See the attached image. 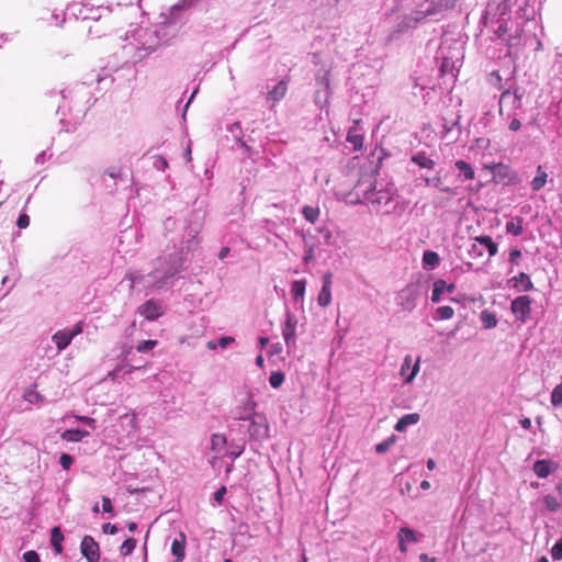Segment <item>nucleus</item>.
Listing matches in <instances>:
<instances>
[{
	"mask_svg": "<svg viewBox=\"0 0 562 562\" xmlns=\"http://www.w3.org/2000/svg\"><path fill=\"white\" fill-rule=\"evenodd\" d=\"M284 382V374L280 371L272 372L269 378V383L273 389H278Z\"/></svg>",
	"mask_w": 562,
	"mask_h": 562,
	"instance_id": "473e14b6",
	"label": "nucleus"
},
{
	"mask_svg": "<svg viewBox=\"0 0 562 562\" xmlns=\"http://www.w3.org/2000/svg\"><path fill=\"white\" fill-rule=\"evenodd\" d=\"M551 557L553 560L559 561L562 559V538L559 539L551 549Z\"/></svg>",
	"mask_w": 562,
	"mask_h": 562,
	"instance_id": "4c0bfd02",
	"label": "nucleus"
},
{
	"mask_svg": "<svg viewBox=\"0 0 562 562\" xmlns=\"http://www.w3.org/2000/svg\"><path fill=\"white\" fill-rule=\"evenodd\" d=\"M397 538H403L405 540V542H416L417 541V537H416V533L409 529V528H401L398 533H397Z\"/></svg>",
	"mask_w": 562,
	"mask_h": 562,
	"instance_id": "c756f323",
	"label": "nucleus"
},
{
	"mask_svg": "<svg viewBox=\"0 0 562 562\" xmlns=\"http://www.w3.org/2000/svg\"><path fill=\"white\" fill-rule=\"evenodd\" d=\"M510 97L509 90L503 91L499 98V111L502 112L503 103Z\"/></svg>",
	"mask_w": 562,
	"mask_h": 562,
	"instance_id": "6e6d98bb",
	"label": "nucleus"
},
{
	"mask_svg": "<svg viewBox=\"0 0 562 562\" xmlns=\"http://www.w3.org/2000/svg\"><path fill=\"white\" fill-rule=\"evenodd\" d=\"M474 241L484 246L487 249L490 257L495 256L498 251L497 244L494 243L492 237H490V236H486V235L476 236V237H474Z\"/></svg>",
	"mask_w": 562,
	"mask_h": 562,
	"instance_id": "f3484780",
	"label": "nucleus"
},
{
	"mask_svg": "<svg viewBox=\"0 0 562 562\" xmlns=\"http://www.w3.org/2000/svg\"><path fill=\"white\" fill-rule=\"evenodd\" d=\"M89 436V431L81 429H68L61 434V439L70 442H79Z\"/></svg>",
	"mask_w": 562,
	"mask_h": 562,
	"instance_id": "2eb2a0df",
	"label": "nucleus"
},
{
	"mask_svg": "<svg viewBox=\"0 0 562 562\" xmlns=\"http://www.w3.org/2000/svg\"><path fill=\"white\" fill-rule=\"evenodd\" d=\"M138 313L143 315L147 321H155L164 315L165 310L161 303L157 300L150 299L138 306Z\"/></svg>",
	"mask_w": 562,
	"mask_h": 562,
	"instance_id": "20e7f679",
	"label": "nucleus"
},
{
	"mask_svg": "<svg viewBox=\"0 0 562 562\" xmlns=\"http://www.w3.org/2000/svg\"><path fill=\"white\" fill-rule=\"evenodd\" d=\"M288 91V83L284 80H281L270 92L269 97L273 101H280L284 98Z\"/></svg>",
	"mask_w": 562,
	"mask_h": 562,
	"instance_id": "4be33fe9",
	"label": "nucleus"
},
{
	"mask_svg": "<svg viewBox=\"0 0 562 562\" xmlns=\"http://www.w3.org/2000/svg\"><path fill=\"white\" fill-rule=\"evenodd\" d=\"M437 314L440 319L446 321V319H450L453 317L454 311L451 306L443 305V306H439L437 308Z\"/></svg>",
	"mask_w": 562,
	"mask_h": 562,
	"instance_id": "2f4dec72",
	"label": "nucleus"
},
{
	"mask_svg": "<svg viewBox=\"0 0 562 562\" xmlns=\"http://www.w3.org/2000/svg\"><path fill=\"white\" fill-rule=\"evenodd\" d=\"M547 180H548L547 171L542 168V166H538L537 175L531 181V189L536 192L540 191L546 186Z\"/></svg>",
	"mask_w": 562,
	"mask_h": 562,
	"instance_id": "4468645a",
	"label": "nucleus"
},
{
	"mask_svg": "<svg viewBox=\"0 0 562 562\" xmlns=\"http://www.w3.org/2000/svg\"><path fill=\"white\" fill-rule=\"evenodd\" d=\"M360 120H355L353 125L349 128L347 134V142L352 144L355 150H360L363 147V135L358 132Z\"/></svg>",
	"mask_w": 562,
	"mask_h": 562,
	"instance_id": "9d476101",
	"label": "nucleus"
},
{
	"mask_svg": "<svg viewBox=\"0 0 562 562\" xmlns=\"http://www.w3.org/2000/svg\"><path fill=\"white\" fill-rule=\"evenodd\" d=\"M243 450H244L243 448H238L237 450H233V451L231 452V456H232L234 459H236V458H238V457L243 453Z\"/></svg>",
	"mask_w": 562,
	"mask_h": 562,
	"instance_id": "69168bd1",
	"label": "nucleus"
},
{
	"mask_svg": "<svg viewBox=\"0 0 562 562\" xmlns=\"http://www.w3.org/2000/svg\"><path fill=\"white\" fill-rule=\"evenodd\" d=\"M72 340V335L68 330H58L53 336V341L56 344L58 350L66 349Z\"/></svg>",
	"mask_w": 562,
	"mask_h": 562,
	"instance_id": "ddd939ff",
	"label": "nucleus"
},
{
	"mask_svg": "<svg viewBox=\"0 0 562 562\" xmlns=\"http://www.w3.org/2000/svg\"><path fill=\"white\" fill-rule=\"evenodd\" d=\"M456 167L463 172L467 180H473L475 178L474 169L471 165L464 160H457Z\"/></svg>",
	"mask_w": 562,
	"mask_h": 562,
	"instance_id": "5701e85b",
	"label": "nucleus"
},
{
	"mask_svg": "<svg viewBox=\"0 0 562 562\" xmlns=\"http://www.w3.org/2000/svg\"><path fill=\"white\" fill-rule=\"evenodd\" d=\"M226 494V487L225 486H221L215 493H214V501L217 503V504H222L223 499H224V495Z\"/></svg>",
	"mask_w": 562,
	"mask_h": 562,
	"instance_id": "a18cd8bd",
	"label": "nucleus"
},
{
	"mask_svg": "<svg viewBox=\"0 0 562 562\" xmlns=\"http://www.w3.org/2000/svg\"><path fill=\"white\" fill-rule=\"evenodd\" d=\"M551 403L553 406L562 405V383L553 389L551 393Z\"/></svg>",
	"mask_w": 562,
	"mask_h": 562,
	"instance_id": "72a5a7b5",
	"label": "nucleus"
},
{
	"mask_svg": "<svg viewBox=\"0 0 562 562\" xmlns=\"http://www.w3.org/2000/svg\"><path fill=\"white\" fill-rule=\"evenodd\" d=\"M520 424L525 429H529L531 427V420L529 418L521 419Z\"/></svg>",
	"mask_w": 562,
	"mask_h": 562,
	"instance_id": "0e129e2a",
	"label": "nucleus"
},
{
	"mask_svg": "<svg viewBox=\"0 0 562 562\" xmlns=\"http://www.w3.org/2000/svg\"><path fill=\"white\" fill-rule=\"evenodd\" d=\"M481 321L483 323V326L487 329L494 328L497 325L496 316L488 311L481 312Z\"/></svg>",
	"mask_w": 562,
	"mask_h": 562,
	"instance_id": "393cba45",
	"label": "nucleus"
},
{
	"mask_svg": "<svg viewBox=\"0 0 562 562\" xmlns=\"http://www.w3.org/2000/svg\"><path fill=\"white\" fill-rule=\"evenodd\" d=\"M333 273L326 272L323 276V286L317 296V303L322 307H327L331 303Z\"/></svg>",
	"mask_w": 562,
	"mask_h": 562,
	"instance_id": "39448f33",
	"label": "nucleus"
},
{
	"mask_svg": "<svg viewBox=\"0 0 562 562\" xmlns=\"http://www.w3.org/2000/svg\"><path fill=\"white\" fill-rule=\"evenodd\" d=\"M24 400L32 404H36L43 402L44 398L37 391L30 389L24 393Z\"/></svg>",
	"mask_w": 562,
	"mask_h": 562,
	"instance_id": "7c9ffc66",
	"label": "nucleus"
},
{
	"mask_svg": "<svg viewBox=\"0 0 562 562\" xmlns=\"http://www.w3.org/2000/svg\"><path fill=\"white\" fill-rule=\"evenodd\" d=\"M102 512L108 514L113 513V505L108 496H102Z\"/></svg>",
	"mask_w": 562,
	"mask_h": 562,
	"instance_id": "c03bdc74",
	"label": "nucleus"
},
{
	"mask_svg": "<svg viewBox=\"0 0 562 562\" xmlns=\"http://www.w3.org/2000/svg\"><path fill=\"white\" fill-rule=\"evenodd\" d=\"M234 338L229 336L221 337L218 340V346L222 348H226L229 344L234 342Z\"/></svg>",
	"mask_w": 562,
	"mask_h": 562,
	"instance_id": "09e8293b",
	"label": "nucleus"
},
{
	"mask_svg": "<svg viewBox=\"0 0 562 562\" xmlns=\"http://www.w3.org/2000/svg\"><path fill=\"white\" fill-rule=\"evenodd\" d=\"M229 254L228 247H223L218 252V258L224 259Z\"/></svg>",
	"mask_w": 562,
	"mask_h": 562,
	"instance_id": "e2e57ef3",
	"label": "nucleus"
},
{
	"mask_svg": "<svg viewBox=\"0 0 562 562\" xmlns=\"http://www.w3.org/2000/svg\"><path fill=\"white\" fill-rule=\"evenodd\" d=\"M509 31V27H508V24L507 22H501L498 27L496 29L495 31V34L499 37V38H504V36L507 34V32Z\"/></svg>",
	"mask_w": 562,
	"mask_h": 562,
	"instance_id": "37998d69",
	"label": "nucleus"
},
{
	"mask_svg": "<svg viewBox=\"0 0 562 562\" xmlns=\"http://www.w3.org/2000/svg\"><path fill=\"white\" fill-rule=\"evenodd\" d=\"M128 280L132 282V285L135 283V282H139L143 280V276H139L138 273L136 272H132L127 276Z\"/></svg>",
	"mask_w": 562,
	"mask_h": 562,
	"instance_id": "5fc2aeb1",
	"label": "nucleus"
},
{
	"mask_svg": "<svg viewBox=\"0 0 562 562\" xmlns=\"http://www.w3.org/2000/svg\"><path fill=\"white\" fill-rule=\"evenodd\" d=\"M419 420V415L414 413V414H407L403 417H401L397 423L395 424V430L397 431H404L407 426L409 425H414L416 423H418Z\"/></svg>",
	"mask_w": 562,
	"mask_h": 562,
	"instance_id": "a211bd4d",
	"label": "nucleus"
},
{
	"mask_svg": "<svg viewBox=\"0 0 562 562\" xmlns=\"http://www.w3.org/2000/svg\"><path fill=\"white\" fill-rule=\"evenodd\" d=\"M491 79L494 80V85L497 86L498 88H501V81H502V77L499 75V71L495 70V71H492L491 72Z\"/></svg>",
	"mask_w": 562,
	"mask_h": 562,
	"instance_id": "3c124183",
	"label": "nucleus"
},
{
	"mask_svg": "<svg viewBox=\"0 0 562 562\" xmlns=\"http://www.w3.org/2000/svg\"><path fill=\"white\" fill-rule=\"evenodd\" d=\"M435 468H436V462H435V460L429 459V460L427 461V469H428L429 471H432Z\"/></svg>",
	"mask_w": 562,
	"mask_h": 562,
	"instance_id": "338daca9",
	"label": "nucleus"
},
{
	"mask_svg": "<svg viewBox=\"0 0 562 562\" xmlns=\"http://www.w3.org/2000/svg\"><path fill=\"white\" fill-rule=\"evenodd\" d=\"M102 531L104 533L115 535L117 532V528L115 525L106 522L102 526Z\"/></svg>",
	"mask_w": 562,
	"mask_h": 562,
	"instance_id": "de8ad7c7",
	"label": "nucleus"
},
{
	"mask_svg": "<svg viewBox=\"0 0 562 562\" xmlns=\"http://www.w3.org/2000/svg\"><path fill=\"white\" fill-rule=\"evenodd\" d=\"M418 296V284L409 283L398 293L400 305L405 311H412L416 306V300Z\"/></svg>",
	"mask_w": 562,
	"mask_h": 562,
	"instance_id": "f03ea898",
	"label": "nucleus"
},
{
	"mask_svg": "<svg viewBox=\"0 0 562 562\" xmlns=\"http://www.w3.org/2000/svg\"><path fill=\"white\" fill-rule=\"evenodd\" d=\"M19 228H26L30 225V216L25 213L21 214L16 221Z\"/></svg>",
	"mask_w": 562,
	"mask_h": 562,
	"instance_id": "79ce46f5",
	"label": "nucleus"
},
{
	"mask_svg": "<svg viewBox=\"0 0 562 562\" xmlns=\"http://www.w3.org/2000/svg\"><path fill=\"white\" fill-rule=\"evenodd\" d=\"M24 562H41L40 555L36 551L30 550L23 554Z\"/></svg>",
	"mask_w": 562,
	"mask_h": 562,
	"instance_id": "ea45409f",
	"label": "nucleus"
},
{
	"mask_svg": "<svg viewBox=\"0 0 562 562\" xmlns=\"http://www.w3.org/2000/svg\"><path fill=\"white\" fill-rule=\"evenodd\" d=\"M521 257V251L519 249H512L509 252V261L512 263L517 265L518 259Z\"/></svg>",
	"mask_w": 562,
	"mask_h": 562,
	"instance_id": "49530a36",
	"label": "nucleus"
},
{
	"mask_svg": "<svg viewBox=\"0 0 562 562\" xmlns=\"http://www.w3.org/2000/svg\"><path fill=\"white\" fill-rule=\"evenodd\" d=\"M158 341L157 340H151V339H148V340H143V341H139L136 346V350L138 352H146V351H149L151 350L153 348H155L157 346Z\"/></svg>",
	"mask_w": 562,
	"mask_h": 562,
	"instance_id": "c9c22d12",
	"label": "nucleus"
},
{
	"mask_svg": "<svg viewBox=\"0 0 562 562\" xmlns=\"http://www.w3.org/2000/svg\"><path fill=\"white\" fill-rule=\"evenodd\" d=\"M64 540V535L59 527H54L50 531V542L54 548L56 554H61L64 548L61 542Z\"/></svg>",
	"mask_w": 562,
	"mask_h": 562,
	"instance_id": "dca6fc26",
	"label": "nucleus"
},
{
	"mask_svg": "<svg viewBox=\"0 0 562 562\" xmlns=\"http://www.w3.org/2000/svg\"><path fill=\"white\" fill-rule=\"evenodd\" d=\"M524 227H522V220L517 218L516 222L509 221L506 223V232L509 234H513L514 236H519L522 234Z\"/></svg>",
	"mask_w": 562,
	"mask_h": 562,
	"instance_id": "a878e982",
	"label": "nucleus"
},
{
	"mask_svg": "<svg viewBox=\"0 0 562 562\" xmlns=\"http://www.w3.org/2000/svg\"><path fill=\"white\" fill-rule=\"evenodd\" d=\"M269 342V338L268 337H260L259 338V344H260V347L263 348L268 345Z\"/></svg>",
	"mask_w": 562,
	"mask_h": 562,
	"instance_id": "774afa93",
	"label": "nucleus"
},
{
	"mask_svg": "<svg viewBox=\"0 0 562 562\" xmlns=\"http://www.w3.org/2000/svg\"><path fill=\"white\" fill-rule=\"evenodd\" d=\"M302 213L304 218L311 224H315L319 217V210L310 205H305Z\"/></svg>",
	"mask_w": 562,
	"mask_h": 562,
	"instance_id": "b1692460",
	"label": "nucleus"
},
{
	"mask_svg": "<svg viewBox=\"0 0 562 562\" xmlns=\"http://www.w3.org/2000/svg\"><path fill=\"white\" fill-rule=\"evenodd\" d=\"M256 403L251 400L250 396H248L243 403V405H239L235 407L234 409V418L236 420H248L252 417L255 412Z\"/></svg>",
	"mask_w": 562,
	"mask_h": 562,
	"instance_id": "6e6552de",
	"label": "nucleus"
},
{
	"mask_svg": "<svg viewBox=\"0 0 562 562\" xmlns=\"http://www.w3.org/2000/svg\"><path fill=\"white\" fill-rule=\"evenodd\" d=\"M470 254H474L476 256L483 255V252L479 249V247L475 243L471 246Z\"/></svg>",
	"mask_w": 562,
	"mask_h": 562,
	"instance_id": "bf43d9fd",
	"label": "nucleus"
},
{
	"mask_svg": "<svg viewBox=\"0 0 562 562\" xmlns=\"http://www.w3.org/2000/svg\"><path fill=\"white\" fill-rule=\"evenodd\" d=\"M543 502H544V505L546 507L550 510V512H557L559 508H560V503L559 501L552 496V495H546L543 497Z\"/></svg>",
	"mask_w": 562,
	"mask_h": 562,
	"instance_id": "f704fd0d",
	"label": "nucleus"
},
{
	"mask_svg": "<svg viewBox=\"0 0 562 562\" xmlns=\"http://www.w3.org/2000/svg\"><path fill=\"white\" fill-rule=\"evenodd\" d=\"M412 161L424 169H434L436 162L425 153L418 151L412 156Z\"/></svg>",
	"mask_w": 562,
	"mask_h": 562,
	"instance_id": "f8f14e48",
	"label": "nucleus"
},
{
	"mask_svg": "<svg viewBox=\"0 0 562 562\" xmlns=\"http://www.w3.org/2000/svg\"><path fill=\"white\" fill-rule=\"evenodd\" d=\"M306 288L305 280H295L291 284V294L294 301L303 299Z\"/></svg>",
	"mask_w": 562,
	"mask_h": 562,
	"instance_id": "412c9836",
	"label": "nucleus"
},
{
	"mask_svg": "<svg viewBox=\"0 0 562 562\" xmlns=\"http://www.w3.org/2000/svg\"><path fill=\"white\" fill-rule=\"evenodd\" d=\"M520 121L518 119H513L508 127L512 132H517L520 128Z\"/></svg>",
	"mask_w": 562,
	"mask_h": 562,
	"instance_id": "864d4df0",
	"label": "nucleus"
},
{
	"mask_svg": "<svg viewBox=\"0 0 562 562\" xmlns=\"http://www.w3.org/2000/svg\"><path fill=\"white\" fill-rule=\"evenodd\" d=\"M398 547L401 552L405 553L407 551L406 542L403 538H398Z\"/></svg>",
	"mask_w": 562,
	"mask_h": 562,
	"instance_id": "680f3d73",
	"label": "nucleus"
},
{
	"mask_svg": "<svg viewBox=\"0 0 562 562\" xmlns=\"http://www.w3.org/2000/svg\"><path fill=\"white\" fill-rule=\"evenodd\" d=\"M557 469H558L557 463H554L550 460H544V459L537 460L533 464V472L540 479H544V477L549 476Z\"/></svg>",
	"mask_w": 562,
	"mask_h": 562,
	"instance_id": "1a4fd4ad",
	"label": "nucleus"
},
{
	"mask_svg": "<svg viewBox=\"0 0 562 562\" xmlns=\"http://www.w3.org/2000/svg\"><path fill=\"white\" fill-rule=\"evenodd\" d=\"M419 560L422 562H436V559L435 558H429L426 553H422L419 555Z\"/></svg>",
	"mask_w": 562,
	"mask_h": 562,
	"instance_id": "052dcab7",
	"label": "nucleus"
},
{
	"mask_svg": "<svg viewBox=\"0 0 562 562\" xmlns=\"http://www.w3.org/2000/svg\"><path fill=\"white\" fill-rule=\"evenodd\" d=\"M80 551L88 562H98L100 560V547L91 536L82 538Z\"/></svg>",
	"mask_w": 562,
	"mask_h": 562,
	"instance_id": "7ed1b4c3",
	"label": "nucleus"
},
{
	"mask_svg": "<svg viewBox=\"0 0 562 562\" xmlns=\"http://www.w3.org/2000/svg\"><path fill=\"white\" fill-rule=\"evenodd\" d=\"M510 311L517 321L526 323L531 315V299L528 295L517 296L512 301Z\"/></svg>",
	"mask_w": 562,
	"mask_h": 562,
	"instance_id": "f257e3e1",
	"label": "nucleus"
},
{
	"mask_svg": "<svg viewBox=\"0 0 562 562\" xmlns=\"http://www.w3.org/2000/svg\"><path fill=\"white\" fill-rule=\"evenodd\" d=\"M80 422L85 423L86 425L94 428L95 419L88 417V416H78L77 417Z\"/></svg>",
	"mask_w": 562,
	"mask_h": 562,
	"instance_id": "603ef678",
	"label": "nucleus"
},
{
	"mask_svg": "<svg viewBox=\"0 0 562 562\" xmlns=\"http://www.w3.org/2000/svg\"><path fill=\"white\" fill-rule=\"evenodd\" d=\"M227 440L223 434H213L211 437V450L220 453L226 447Z\"/></svg>",
	"mask_w": 562,
	"mask_h": 562,
	"instance_id": "aec40b11",
	"label": "nucleus"
},
{
	"mask_svg": "<svg viewBox=\"0 0 562 562\" xmlns=\"http://www.w3.org/2000/svg\"><path fill=\"white\" fill-rule=\"evenodd\" d=\"M82 329H83V325H82V322H79L75 325V327L71 329V330H68V333L70 335H72V338L76 337L77 335L81 334L82 333Z\"/></svg>",
	"mask_w": 562,
	"mask_h": 562,
	"instance_id": "8fccbe9b",
	"label": "nucleus"
},
{
	"mask_svg": "<svg viewBox=\"0 0 562 562\" xmlns=\"http://www.w3.org/2000/svg\"><path fill=\"white\" fill-rule=\"evenodd\" d=\"M395 442V437L392 436L390 438H387L386 440L378 443L375 446V451L378 453H384L385 451H387L390 449V447Z\"/></svg>",
	"mask_w": 562,
	"mask_h": 562,
	"instance_id": "e433bc0d",
	"label": "nucleus"
},
{
	"mask_svg": "<svg viewBox=\"0 0 562 562\" xmlns=\"http://www.w3.org/2000/svg\"><path fill=\"white\" fill-rule=\"evenodd\" d=\"M136 543L137 541L134 538L126 539L120 548L121 554L124 557L130 555L136 548Z\"/></svg>",
	"mask_w": 562,
	"mask_h": 562,
	"instance_id": "cd10ccee",
	"label": "nucleus"
},
{
	"mask_svg": "<svg viewBox=\"0 0 562 562\" xmlns=\"http://www.w3.org/2000/svg\"><path fill=\"white\" fill-rule=\"evenodd\" d=\"M419 370V361L414 364L411 375L406 379V382H411Z\"/></svg>",
	"mask_w": 562,
	"mask_h": 562,
	"instance_id": "4d7b16f0",
	"label": "nucleus"
},
{
	"mask_svg": "<svg viewBox=\"0 0 562 562\" xmlns=\"http://www.w3.org/2000/svg\"><path fill=\"white\" fill-rule=\"evenodd\" d=\"M423 262L425 266L436 267L439 263V256L436 251L426 250L423 255Z\"/></svg>",
	"mask_w": 562,
	"mask_h": 562,
	"instance_id": "bb28decb",
	"label": "nucleus"
},
{
	"mask_svg": "<svg viewBox=\"0 0 562 562\" xmlns=\"http://www.w3.org/2000/svg\"><path fill=\"white\" fill-rule=\"evenodd\" d=\"M510 282L513 283L514 288H518L519 283L522 284L524 291H529L533 288V283L531 282L530 277L525 272H520L518 276L513 277Z\"/></svg>",
	"mask_w": 562,
	"mask_h": 562,
	"instance_id": "6ab92c4d",
	"label": "nucleus"
},
{
	"mask_svg": "<svg viewBox=\"0 0 562 562\" xmlns=\"http://www.w3.org/2000/svg\"><path fill=\"white\" fill-rule=\"evenodd\" d=\"M445 289H446V282L443 280H437L434 283L431 301L432 302H438L440 300V296H441V294H442Z\"/></svg>",
	"mask_w": 562,
	"mask_h": 562,
	"instance_id": "c85d7f7f",
	"label": "nucleus"
},
{
	"mask_svg": "<svg viewBox=\"0 0 562 562\" xmlns=\"http://www.w3.org/2000/svg\"><path fill=\"white\" fill-rule=\"evenodd\" d=\"M412 364V357L411 356H406L405 359H404V363L402 366V371H404L405 369H408Z\"/></svg>",
	"mask_w": 562,
	"mask_h": 562,
	"instance_id": "13d9d810",
	"label": "nucleus"
},
{
	"mask_svg": "<svg viewBox=\"0 0 562 562\" xmlns=\"http://www.w3.org/2000/svg\"><path fill=\"white\" fill-rule=\"evenodd\" d=\"M186 535L183 532L179 533V538L173 539L171 543V552L176 557L177 561L180 562L184 559L186 555Z\"/></svg>",
	"mask_w": 562,
	"mask_h": 562,
	"instance_id": "9b49d317",
	"label": "nucleus"
},
{
	"mask_svg": "<svg viewBox=\"0 0 562 562\" xmlns=\"http://www.w3.org/2000/svg\"><path fill=\"white\" fill-rule=\"evenodd\" d=\"M296 326H297L296 317L292 313L288 312L286 316H285V322H284V325L282 328V335H283L284 341L288 346L295 342Z\"/></svg>",
	"mask_w": 562,
	"mask_h": 562,
	"instance_id": "423d86ee",
	"label": "nucleus"
},
{
	"mask_svg": "<svg viewBox=\"0 0 562 562\" xmlns=\"http://www.w3.org/2000/svg\"><path fill=\"white\" fill-rule=\"evenodd\" d=\"M425 184L427 187H435V188H440L442 186V179L440 176H436L434 178H426L425 179Z\"/></svg>",
	"mask_w": 562,
	"mask_h": 562,
	"instance_id": "a19ab883",
	"label": "nucleus"
},
{
	"mask_svg": "<svg viewBox=\"0 0 562 562\" xmlns=\"http://www.w3.org/2000/svg\"><path fill=\"white\" fill-rule=\"evenodd\" d=\"M495 177L504 184H514L519 180L517 173L504 164L495 166Z\"/></svg>",
	"mask_w": 562,
	"mask_h": 562,
	"instance_id": "0eeeda50",
	"label": "nucleus"
},
{
	"mask_svg": "<svg viewBox=\"0 0 562 562\" xmlns=\"http://www.w3.org/2000/svg\"><path fill=\"white\" fill-rule=\"evenodd\" d=\"M74 462V459L70 454H67V453H63L59 458V464L63 467V469L65 470H69L71 464Z\"/></svg>",
	"mask_w": 562,
	"mask_h": 562,
	"instance_id": "58836bf2",
	"label": "nucleus"
}]
</instances>
